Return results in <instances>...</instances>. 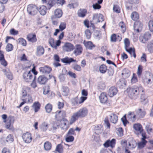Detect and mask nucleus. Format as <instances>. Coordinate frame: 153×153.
Returning <instances> with one entry per match:
<instances>
[{"mask_svg":"<svg viewBox=\"0 0 153 153\" xmlns=\"http://www.w3.org/2000/svg\"><path fill=\"white\" fill-rule=\"evenodd\" d=\"M14 140L13 136L12 134H9L6 138V140L8 142H12Z\"/></svg>","mask_w":153,"mask_h":153,"instance_id":"obj_56","label":"nucleus"},{"mask_svg":"<svg viewBox=\"0 0 153 153\" xmlns=\"http://www.w3.org/2000/svg\"><path fill=\"white\" fill-rule=\"evenodd\" d=\"M127 118L129 121L134 123L136 121V116L134 112L129 111L127 115Z\"/></svg>","mask_w":153,"mask_h":153,"instance_id":"obj_22","label":"nucleus"},{"mask_svg":"<svg viewBox=\"0 0 153 153\" xmlns=\"http://www.w3.org/2000/svg\"><path fill=\"white\" fill-rule=\"evenodd\" d=\"M129 49H131L130 51V52H127L131 55V57L133 56L134 58H136V55L135 53V49L134 48H130Z\"/></svg>","mask_w":153,"mask_h":153,"instance_id":"obj_46","label":"nucleus"},{"mask_svg":"<svg viewBox=\"0 0 153 153\" xmlns=\"http://www.w3.org/2000/svg\"><path fill=\"white\" fill-rule=\"evenodd\" d=\"M30 91V87L27 86H24L22 92V98H24L27 95V93Z\"/></svg>","mask_w":153,"mask_h":153,"instance_id":"obj_30","label":"nucleus"},{"mask_svg":"<svg viewBox=\"0 0 153 153\" xmlns=\"http://www.w3.org/2000/svg\"><path fill=\"white\" fill-rule=\"evenodd\" d=\"M1 117L4 120L3 122L6 123V128L13 131H14V129L13 126L15 121L14 117L10 116L7 117L6 114H4L2 115Z\"/></svg>","mask_w":153,"mask_h":153,"instance_id":"obj_5","label":"nucleus"},{"mask_svg":"<svg viewBox=\"0 0 153 153\" xmlns=\"http://www.w3.org/2000/svg\"><path fill=\"white\" fill-rule=\"evenodd\" d=\"M0 63L4 67H6L8 65L7 62L5 59L4 52L1 50H0Z\"/></svg>","mask_w":153,"mask_h":153,"instance_id":"obj_17","label":"nucleus"},{"mask_svg":"<svg viewBox=\"0 0 153 153\" xmlns=\"http://www.w3.org/2000/svg\"><path fill=\"white\" fill-rule=\"evenodd\" d=\"M10 33L13 35H16L19 33V31L16 30L14 28H11L10 30Z\"/></svg>","mask_w":153,"mask_h":153,"instance_id":"obj_57","label":"nucleus"},{"mask_svg":"<svg viewBox=\"0 0 153 153\" xmlns=\"http://www.w3.org/2000/svg\"><path fill=\"white\" fill-rule=\"evenodd\" d=\"M88 13V11L86 9L80 8L79 9L77 13L78 17L81 18L85 17Z\"/></svg>","mask_w":153,"mask_h":153,"instance_id":"obj_23","label":"nucleus"},{"mask_svg":"<svg viewBox=\"0 0 153 153\" xmlns=\"http://www.w3.org/2000/svg\"><path fill=\"white\" fill-rule=\"evenodd\" d=\"M19 43L23 46H26L27 45V42L26 40L23 38H20L18 39Z\"/></svg>","mask_w":153,"mask_h":153,"instance_id":"obj_43","label":"nucleus"},{"mask_svg":"<svg viewBox=\"0 0 153 153\" xmlns=\"http://www.w3.org/2000/svg\"><path fill=\"white\" fill-rule=\"evenodd\" d=\"M83 44L86 48L89 50H91L95 47V45L91 41L85 42L84 41Z\"/></svg>","mask_w":153,"mask_h":153,"instance_id":"obj_29","label":"nucleus"},{"mask_svg":"<svg viewBox=\"0 0 153 153\" xmlns=\"http://www.w3.org/2000/svg\"><path fill=\"white\" fill-rule=\"evenodd\" d=\"M139 111L138 115L139 118H143L146 114V112L145 111H142V109L139 108L138 109Z\"/></svg>","mask_w":153,"mask_h":153,"instance_id":"obj_45","label":"nucleus"},{"mask_svg":"<svg viewBox=\"0 0 153 153\" xmlns=\"http://www.w3.org/2000/svg\"><path fill=\"white\" fill-rule=\"evenodd\" d=\"M61 117L62 118V120H63L64 118H65V117H66V111H57L56 112V113L57 114H59L61 112Z\"/></svg>","mask_w":153,"mask_h":153,"instance_id":"obj_51","label":"nucleus"},{"mask_svg":"<svg viewBox=\"0 0 153 153\" xmlns=\"http://www.w3.org/2000/svg\"><path fill=\"white\" fill-rule=\"evenodd\" d=\"M138 81L137 79L135 74L133 73V76L131 79V82L132 83H135Z\"/></svg>","mask_w":153,"mask_h":153,"instance_id":"obj_61","label":"nucleus"},{"mask_svg":"<svg viewBox=\"0 0 153 153\" xmlns=\"http://www.w3.org/2000/svg\"><path fill=\"white\" fill-rule=\"evenodd\" d=\"M118 92V90L114 86H112L110 88L108 91V95L111 97L115 95Z\"/></svg>","mask_w":153,"mask_h":153,"instance_id":"obj_21","label":"nucleus"},{"mask_svg":"<svg viewBox=\"0 0 153 153\" xmlns=\"http://www.w3.org/2000/svg\"><path fill=\"white\" fill-rule=\"evenodd\" d=\"M44 52L45 49L42 46L39 45L37 47L36 51L37 55H42L44 53Z\"/></svg>","mask_w":153,"mask_h":153,"instance_id":"obj_33","label":"nucleus"},{"mask_svg":"<svg viewBox=\"0 0 153 153\" xmlns=\"http://www.w3.org/2000/svg\"><path fill=\"white\" fill-rule=\"evenodd\" d=\"M151 34L149 32H146L144 34L141 35L139 39L141 42L145 43L151 38Z\"/></svg>","mask_w":153,"mask_h":153,"instance_id":"obj_10","label":"nucleus"},{"mask_svg":"<svg viewBox=\"0 0 153 153\" xmlns=\"http://www.w3.org/2000/svg\"><path fill=\"white\" fill-rule=\"evenodd\" d=\"M26 38L28 41L32 43L36 42L37 40L36 34L34 33H31L27 35Z\"/></svg>","mask_w":153,"mask_h":153,"instance_id":"obj_12","label":"nucleus"},{"mask_svg":"<svg viewBox=\"0 0 153 153\" xmlns=\"http://www.w3.org/2000/svg\"><path fill=\"white\" fill-rule=\"evenodd\" d=\"M121 120L124 126H126V125L128 123H129V122L126 119V114L121 119Z\"/></svg>","mask_w":153,"mask_h":153,"instance_id":"obj_50","label":"nucleus"},{"mask_svg":"<svg viewBox=\"0 0 153 153\" xmlns=\"http://www.w3.org/2000/svg\"><path fill=\"white\" fill-rule=\"evenodd\" d=\"M140 59L142 62H146L147 61V56L146 54L143 53Z\"/></svg>","mask_w":153,"mask_h":153,"instance_id":"obj_62","label":"nucleus"},{"mask_svg":"<svg viewBox=\"0 0 153 153\" xmlns=\"http://www.w3.org/2000/svg\"><path fill=\"white\" fill-rule=\"evenodd\" d=\"M117 133L118 135L122 137L123 135V130L122 128H119L117 129Z\"/></svg>","mask_w":153,"mask_h":153,"instance_id":"obj_55","label":"nucleus"},{"mask_svg":"<svg viewBox=\"0 0 153 153\" xmlns=\"http://www.w3.org/2000/svg\"><path fill=\"white\" fill-rule=\"evenodd\" d=\"M61 60L63 63L68 64H70L73 62H77L76 59H74L72 58H69L67 56L61 59Z\"/></svg>","mask_w":153,"mask_h":153,"instance_id":"obj_26","label":"nucleus"},{"mask_svg":"<svg viewBox=\"0 0 153 153\" xmlns=\"http://www.w3.org/2000/svg\"><path fill=\"white\" fill-rule=\"evenodd\" d=\"M83 48L82 46L80 44L76 45L75 48L73 52V53L76 56L79 55L82 53Z\"/></svg>","mask_w":153,"mask_h":153,"instance_id":"obj_19","label":"nucleus"},{"mask_svg":"<svg viewBox=\"0 0 153 153\" xmlns=\"http://www.w3.org/2000/svg\"><path fill=\"white\" fill-rule=\"evenodd\" d=\"M66 134L72 136L76 135L74 129L73 128H70Z\"/></svg>","mask_w":153,"mask_h":153,"instance_id":"obj_59","label":"nucleus"},{"mask_svg":"<svg viewBox=\"0 0 153 153\" xmlns=\"http://www.w3.org/2000/svg\"><path fill=\"white\" fill-rule=\"evenodd\" d=\"M62 11L60 9H57L54 11V16L57 18H61L62 16Z\"/></svg>","mask_w":153,"mask_h":153,"instance_id":"obj_34","label":"nucleus"},{"mask_svg":"<svg viewBox=\"0 0 153 153\" xmlns=\"http://www.w3.org/2000/svg\"><path fill=\"white\" fill-rule=\"evenodd\" d=\"M133 128L134 130L135 133L137 135L140 134L142 135L143 134H146L145 131L143 129L142 126L139 123H134L133 125Z\"/></svg>","mask_w":153,"mask_h":153,"instance_id":"obj_7","label":"nucleus"},{"mask_svg":"<svg viewBox=\"0 0 153 153\" xmlns=\"http://www.w3.org/2000/svg\"><path fill=\"white\" fill-rule=\"evenodd\" d=\"M13 48V45L12 44L8 43L6 46V49L7 51L9 52L12 51Z\"/></svg>","mask_w":153,"mask_h":153,"instance_id":"obj_53","label":"nucleus"},{"mask_svg":"<svg viewBox=\"0 0 153 153\" xmlns=\"http://www.w3.org/2000/svg\"><path fill=\"white\" fill-rule=\"evenodd\" d=\"M125 48L126 51L130 52L131 49H129L130 48V42L128 39L126 38L124 40Z\"/></svg>","mask_w":153,"mask_h":153,"instance_id":"obj_35","label":"nucleus"},{"mask_svg":"<svg viewBox=\"0 0 153 153\" xmlns=\"http://www.w3.org/2000/svg\"><path fill=\"white\" fill-rule=\"evenodd\" d=\"M109 119L111 122L115 124L118 120V117L116 114L112 113L110 116Z\"/></svg>","mask_w":153,"mask_h":153,"instance_id":"obj_32","label":"nucleus"},{"mask_svg":"<svg viewBox=\"0 0 153 153\" xmlns=\"http://www.w3.org/2000/svg\"><path fill=\"white\" fill-rule=\"evenodd\" d=\"M48 78L43 75L40 76L38 79V82L40 84H45L48 81Z\"/></svg>","mask_w":153,"mask_h":153,"instance_id":"obj_28","label":"nucleus"},{"mask_svg":"<svg viewBox=\"0 0 153 153\" xmlns=\"http://www.w3.org/2000/svg\"><path fill=\"white\" fill-rule=\"evenodd\" d=\"M43 4L46 5L48 9L56 4L63 5L65 2V0H42Z\"/></svg>","mask_w":153,"mask_h":153,"instance_id":"obj_6","label":"nucleus"},{"mask_svg":"<svg viewBox=\"0 0 153 153\" xmlns=\"http://www.w3.org/2000/svg\"><path fill=\"white\" fill-rule=\"evenodd\" d=\"M88 112V108L83 107L79 109L77 111L73 114L70 120L69 124L72 125L79 118H83L87 116Z\"/></svg>","mask_w":153,"mask_h":153,"instance_id":"obj_2","label":"nucleus"},{"mask_svg":"<svg viewBox=\"0 0 153 153\" xmlns=\"http://www.w3.org/2000/svg\"><path fill=\"white\" fill-rule=\"evenodd\" d=\"M131 19L135 22L134 24V29L137 32H139L142 30L143 27L142 23L138 20L139 18V15L136 12H133L131 15Z\"/></svg>","mask_w":153,"mask_h":153,"instance_id":"obj_4","label":"nucleus"},{"mask_svg":"<svg viewBox=\"0 0 153 153\" xmlns=\"http://www.w3.org/2000/svg\"><path fill=\"white\" fill-rule=\"evenodd\" d=\"M113 11L117 13H120L121 12V9L119 6L117 4L114 5L113 7Z\"/></svg>","mask_w":153,"mask_h":153,"instance_id":"obj_47","label":"nucleus"},{"mask_svg":"<svg viewBox=\"0 0 153 153\" xmlns=\"http://www.w3.org/2000/svg\"><path fill=\"white\" fill-rule=\"evenodd\" d=\"M85 33L86 38L88 39H90L91 36V33L90 30L88 29H87L85 30Z\"/></svg>","mask_w":153,"mask_h":153,"instance_id":"obj_58","label":"nucleus"},{"mask_svg":"<svg viewBox=\"0 0 153 153\" xmlns=\"http://www.w3.org/2000/svg\"><path fill=\"white\" fill-rule=\"evenodd\" d=\"M107 67L105 65L102 64L100 65L99 68L100 72L102 73H105L107 70Z\"/></svg>","mask_w":153,"mask_h":153,"instance_id":"obj_44","label":"nucleus"},{"mask_svg":"<svg viewBox=\"0 0 153 153\" xmlns=\"http://www.w3.org/2000/svg\"><path fill=\"white\" fill-rule=\"evenodd\" d=\"M66 24L65 22H61L59 26V29H56L55 31L53 33V35L55 36L57 35L58 33L60 31H62L66 28Z\"/></svg>","mask_w":153,"mask_h":153,"instance_id":"obj_18","label":"nucleus"},{"mask_svg":"<svg viewBox=\"0 0 153 153\" xmlns=\"http://www.w3.org/2000/svg\"><path fill=\"white\" fill-rule=\"evenodd\" d=\"M147 48L150 53H153V40L151 41L147 44Z\"/></svg>","mask_w":153,"mask_h":153,"instance_id":"obj_40","label":"nucleus"},{"mask_svg":"<svg viewBox=\"0 0 153 153\" xmlns=\"http://www.w3.org/2000/svg\"><path fill=\"white\" fill-rule=\"evenodd\" d=\"M38 72L36 71V67L33 65V67L31 70L28 72H25L23 73V77L25 81L30 82L36 78V76Z\"/></svg>","mask_w":153,"mask_h":153,"instance_id":"obj_3","label":"nucleus"},{"mask_svg":"<svg viewBox=\"0 0 153 153\" xmlns=\"http://www.w3.org/2000/svg\"><path fill=\"white\" fill-rule=\"evenodd\" d=\"M142 136V137L141 138V141L138 143V148L140 149L144 147L147 143V141L146 140V134H143Z\"/></svg>","mask_w":153,"mask_h":153,"instance_id":"obj_15","label":"nucleus"},{"mask_svg":"<svg viewBox=\"0 0 153 153\" xmlns=\"http://www.w3.org/2000/svg\"><path fill=\"white\" fill-rule=\"evenodd\" d=\"M45 109L47 112L50 113L52 110L53 105L50 103H48L45 105Z\"/></svg>","mask_w":153,"mask_h":153,"instance_id":"obj_41","label":"nucleus"},{"mask_svg":"<svg viewBox=\"0 0 153 153\" xmlns=\"http://www.w3.org/2000/svg\"><path fill=\"white\" fill-rule=\"evenodd\" d=\"M65 140L67 142H72L74 140V137L72 135L66 134L65 136Z\"/></svg>","mask_w":153,"mask_h":153,"instance_id":"obj_39","label":"nucleus"},{"mask_svg":"<svg viewBox=\"0 0 153 153\" xmlns=\"http://www.w3.org/2000/svg\"><path fill=\"white\" fill-rule=\"evenodd\" d=\"M22 138L24 141L27 143H31L33 140L32 135L28 132L24 133L22 135Z\"/></svg>","mask_w":153,"mask_h":153,"instance_id":"obj_9","label":"nucleus"},{"mask_svg":"<svg viewBox=\"0 0 153 153\" xmlns=\"http://www.w3.org/2000/svg\"><path fill=\"white\" fill-rule=\"evenodd\" d=\"M47 8L45 6L42 5L39 8V12L42 15H44L46 13Z\"/></svg>","mask_w":153,"mask_h":153,"instance_id":"obj_38","label":"nucleus"},{"mask_svg":"<svg viewBox=\"0 0 153 153\" xmlns=\"http://www.w3.org/2000/svg\"><path fill=\"white\" fill-rule=\"evenodd\" d=\"M72 68L74 70L78 71H80L82 70L81 66L76 64H74L72 65Z\"/></svg>","mask_w":153,"mask_h":153,"instance_id":"obj_49","label":"nucleus"},{"mask_svg":"<svg viewBox=\"0 0 153 153\" xmlns=\"http://www.w3.org/2000/svg\"><path fill=\"white\" fill-rule=\"evenodd\" d=\"M93 19L96 21L97 23L101 22L104 20L103 16L101 14H95L93 16Z\"/></svg>","mask_w":153,"mask_h":153,"instance_id":"obj_31","label":"nucleus"},{"mask_svg":"<svg viewBox=\"0 0 153 153\" xmlns=\"http://www.w3.org/2000/svg\"><path fill=\"white\" fill-rule=\"evenodd\" d=\"M99 99L100 102L102 103H105L107 102L108 100V96L106 93L102 92L101 93Z\"/></svg>","mask_w":153,"mask_h":153,"instance_id":"obj_13","label":"nucleus"},{"mask_svg":"<svg viewBox=\"0 0 153 153\" xmlns=\"http://www.w3.org/2000/svg\"><path fill=\"white\" fill-rule=\"evenodd\" d=\"M63 94L65 96H68L70 92L69 89L68 87L64 86L62 88Z\"/></svg>","mask_w":153,"mask_h":153,"instance_id":"obj_42","label":"nucleus"},{"mask_svg":"<svg viewBox=\"0 0 153 153\" xmlns=\"http://www.w3.org/2000/svg\"><path fill=\"white\" fill-rule=\"evenodd\" d=\"M116 143V140L115 139H112L111 140L109 139L107 140L104 143L103 145L105 148L110 147L113 148L115 147Z\"/></svg>","mask_w":153,"mask_h":153,"instance_id":"obj_11","label":"nucleus"},{"mask_svg":"<svg viewBox=\"0 0 153 153\" xmlns=\"http://www.w3.org/2000/svg\"><path fill=\"white\" fill-rule=\"evenodd\" d=\"M63 49L65 51L70 52L74 49V46L70 43L66 42L63 46Z\"/></svg>","mask_w":153,"mask_h":153,"instance_id":"obj_14","label":"nucleus"},{"mask_svg":"<svg viewBox=\"0 0 153 153\" xmlns=\"http://www.w3.org/2000/svg\"><path fill=\"white\" fill-rule=\"evenodd\" d=\"M27 10L29 15L34 16L37 13L38 8L37 6L35 4H30L27 5Z\"/></svg>","mask_w":153,"mask_h":153,"instance_id":"obj_8","label":"nucleus"},{"mask_svg":"<svg viewBox=\"0 0 153 153\" xmlns=\"http://www.w3.org/2000/svg\"><path fill=\"white\" fill-rule=\"evenodd\" d=\"M141 89L142 92H144V89L142 87H139L137 85L129 86L125 91L128 97L130 99L136 100L140 94V90Z\"/></svg>","mask_w":153,"mask_h":153,"instance_id":"obj_1","label":"nucleus"},{"mask_svg":"<svg viewBox=\"0 0 153 153\" xmlns=\"http://www.w3.org/2000/svg\"><path fill=\"white\" fill-rule=\"evenodd\" d=\"M39 70L43 74H49L51 71L52 68L46 65L39 68Z\"/></svg>","mask_w":153,"mask_h":153,"instance_id":"obj_20","label":"nucleus"},{"mask_svg":"<svg viewBox=\"0 0 153 153\" xmlns=\"http://www.w3.org/2000/svg\"><path fill=\"white\" fill-rule=\"evenodd\" d=\"M1 153H12L11 150L7 147H4L1 150Z\"/></svg>","mask_w":153,"mask_h":153,"instance_id":"obj_54","label":"nucleus"},{"mask_svg":"<svg viewBox=\"0 0 153 153\" xmlns=\"http://www.w3.org/2000/svg\"><path fill=\"white\" fill-rule=\"evenodd\" d=\"M143 70V67L141 65H139L138 67L137 74L138 76H140L142 74Z\"/></svg>","mask_w":153,"mask_h":153,"instance_id":"obj_60","label":"nucleus"},{"mask_svg":"<svg viewBox=\"0 0 153 153\" xmlns=\"http://www.w3.org/2000/svg\"><path fill=\"white\" fill-rule=\"evenodd\" d=\"M61 121H62L63 122V123L62 122L60 124V126L63 129L65 128L68 129L71 125L69 123L68 119L66 118H64L63 120H61Z\"/></svg>","mask_w":153,"mask_h":153,"instance_id":"obj_25","label":"nucleus"},{"mask_svg":"<svg viewBox=\"0 0 153 153\" xmlns=\"http://www.w3.org/2000/svg\"><path fill=\"white\" fill-rule=\"evenodd\" d=\"M55 151L58 153H63L64 147L61 144H58L56 147Z\"/></svg>","mask_w":153,"mask_h":153,"instance_id":"obj_36","label":"nucleus"},{"mask_svg":"<svg viewBox=\"0 0 153 153\" xmlns=\"http://www.w3.org/2000/svg\"><path fill=\"white\" fill-rule=\"evenodd\" d=\"M43 93L45 95L47 94L50 91V88L49 86H45L43 88Z\"/></svg>","mask_w":153,"mask_h":153,"instance_id":"obj_63","label":"nucleus"},{"mask_svg":"<svg viewBox=\"0 0 153 153\" xmlns=\"http://www.w3.org/2000/svg\"><path fill=\"white\" fill-rule=\"evenodd\" d=\"M5 74L7 77L9 79L11 80L13 79V76L12 74L10 71H5Z\"/></svg>","mask_w":153,"mask_h":153,"instance_id":"obj_48","label":"nucleus"},{"mask_svg":"<svg viewBox=\"0 0 153 153\" xmlns=\"http://www.w3.org/2000/svg\"><path fill=\"white\" fill-rule=\"evenodd\" d=\"M119 26L122 29V33H124L125 32L126 30L125 24L123 22H120L119 23Z\"/></svg>","mask_w":153,"mask_h":153,"instance_id":"obj_52","label":"nucleus"},{"mask_svg":"<svg viewBox=\"0 0 153 153\" xmlns=\"http://www.w3.org/2000/svg\"><path fill=\"white\" fill-rule=\"evenodd\" d=\"M44 149L45 150L48 151L51 149L52 145L50 142L49 141H47L44 143Z\"/></svg>","mask_w":153,"mask_h":153,"instance_id":"obj_37","label":"nucleus"},{"mask_svg":"<svg viewBox=\"0 0 153 153\" xmlns=\"http://www.w3.org/2000/svg\"><path fill=\"white\" fill-rule=\"evenodd\" d=\"M149 27L150 31H153V20L149 21Z\"/></svg>","mask_w":153,"mask_h":153,"instance_id":"obj_64","label":"nucleus"},{"mask_svg":"<svg viewBox=\"0 0 153 153\" xmlns=\"http://www.w3.org/2000/svg\"><path fill=\"white\" fill-rule=\"evenodd\" d=\"M122 37L117 35L116 34H112L110 37V41L111 42H116L117 41L120 42L122 40Z\"/></svg>","mask_w":153,"mask_h":153,"instance_id":"obj_24","label":"nucleus"},{"mask_svg":"<svg viewBox=\"0 0 153 153\" xmlns=\"http://www.w3.org/2000/svg\"><path fill=\"white\" fill-rule=\"evenodd\" d=\"M142 136V137L141 138V141L138 143V148L140 149L144 147L147 143V141L146 140V134H143Z\"/></svg>","mask_w":153,"mask_h":153,"instance_id":"obj_16","label":"nucleus"},{"mask_svg":"<svg viewBox=\"0 0 153 153\" xmlns=\"http://www.w3.org/2000/svg\"><path fill=\"white\" fill-rule=\"evenodd\" d=\"M41 106V105L38 101L34 102L32 106L35 113H37L40 110Z\"/></svg>","mask_w":153,"mask_h":153,"instance_id":"obj_27","label":"nucleus"}]
</instances>
